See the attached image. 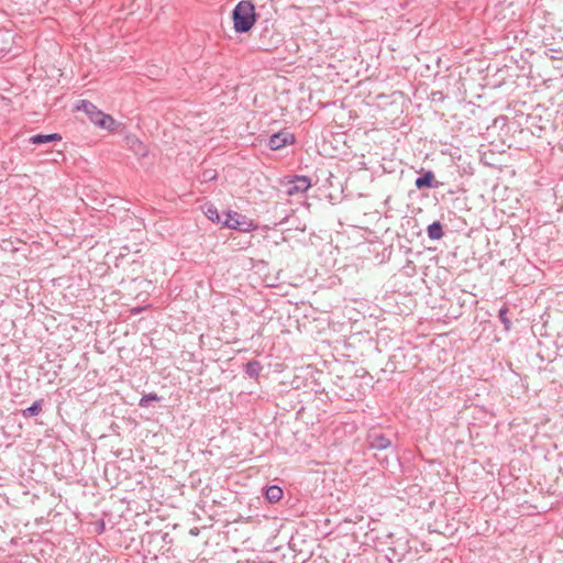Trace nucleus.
Instances as JSON below:
<instances>
[{
    "label": "nucleus",
    "instance_id": "nucleus-1",
    "mask_svg": "<svg viewBox=\"0 0 563 563\" xmlns=\"http://www.w3.org/2000/svg\"><path fill=\"white\" fill-rule=\"evenodd\" d=\"M233 29L236 33L249 32L256 22L254 4L249 0L240 1L232 12Z\"/></svg>",
    "mask_w": 563,
    "mask_h": 563
},
{
    "label": "nucleus",
    "instance_id": "nucleus-2",
    "mask_svg": "<svg viewBox=\"0 0 563 563\" xmlns=\"http://www.w3.org/2000/svg\"><path fill=\"white\" fill-rule=\"evenodd\" d=\"M77 110L84 111L89 120L97 126L108 131H114L117 122L110 115L99 110L93 103L87 100H81L77 106Z\"/></svg>",
    "mask_w": 563,
    "mask_h": 563
},
{
    "label": "nucleus",
    "instance_id": "nucleus-3",
    "mask_svg": "<svg viewBox=\"0 0 563 563\" xmlns=\"http://www.w3.org/2000/svg\"><path fill=\"white\" fill-rule=\"evenodd\" d=\"M285 195L291 197L305 194L311 187V180L307 176L295 175L280 180Z\"/></svg>",
    "mask_w": 563,
    "mask_h": 563
},
{
    "label": "nucleus",
    "instance_id": "nucleus-4",
    "mask_svg": "<svg viewBox=\"0 0 563 563\" xmlns=\"http://www.w3.org/2000/svg\"><path fill=\"white\" fill-rule=\"evenodd\" d=\"M222 223L228 229L238 230L241 232H251L257 228V225L251 219L236 211H228Z\"/></svg>",
    "mask_w": 563,
    "mask_h": 563
},
{
    "label": "nucleus",
    "instance_id": "nucleus-5",
    "mask_svg": "<svg viewBox=\"0 0 563 563\" xmlns=\"http://www.w3.org/2000/svg\"><path fill=\"white\" fill-rule=\"evenodd\" d=\"M366 442L372 450H386L391 445V441L376 429L368 431Z\"/></svg>",
    "mask_w": 563,
    "mask_h": 563
},
{
    "label": "nucleus",
    "instance_id": "nucleus-6",
    "mask_svg": "<svg viewBox=\"0 0 563 563\" xmlns=\"http://www.w3.org/2000/svg\"><path fill=\"white\" fill-rule=\"evenodd\" d=\"M295 143V136L292 133L287 131H282L271 135L268 140V146L273 151H277L283 148L286 145Z\"/></svg>",
    "mask_w": 563,
    "mask_h": 563
},
{
    "label": "nucleus",
    "instance_id": "nucleus-7",
    "mask_svg": "<svg viewBox=\"0 0 563 563\" xmlns=\"http://www.w3.org/2000/svg\"><path fill=\"white\" fill-rule=\"evenodd\" d=\"M126 145L135 155L145 157L148 154L146 145L135 135L126 136Z\"/></svg>",
    "mask_w": 563,
    "mask_h": 563
},
{
    "label": "nucleus",
    "instance_id": "nucleus-8",
    "mask_svg": "<svg viewBox=\"0 0 563 563\" xmlns=\"http://www.w3.org/2000/svg\"><path fill=\"white\" fill-rule=\"evenodd\" d=\"M418 189L422 188H435L434 174L431 170L426 172L421 177H418L415 181Z\"/></svg>",
    "mask_w": 563,
    "mask_h": 563
},
{
    "label": "nucleus",
    "instance_id": "nucleus-9",
    "mask_svg": "<svg viewBox=\"0 0 563 563\" xmlns=\"http://www.w3.org/2000/svg\"><path fill=\"white\" fill-rule=\"evenodd\" d=\"M427 232L429 239L431 240H440L444 234L443 227L440 221H434L431 224H429Z\"/></svg>",
    "mask_w": 563,
    "mask_h": 563
},
{
    "label": "nucleus",
    "instance_id": "nucleus-10",
    "mask_svg": "<svg viewBox=\"0 0 563 563\" xmlns=\"http://www.w3.org/2000/svg\"><path fill=\"white\" fill-rule=\"evenodd\" d=\"M283 489L279 486L273 485L266 488L265 497L271 503H277L283 498Z\"/></svg>",
    "mask_w": 563,
    "mask_h": 563
},
{
    "label": "nucleus",
    "instance_id": "nucleus-11",
    "mask_svg": "<svg viewBox=\"0 0 563 563\" xmlns=\"http://www.w3.org/2000/svg\"><path fill=\"white\" fill-rule=\"evenodd\" d=\"M62 135L58 133H52V134H37V148L42 145H45L49 142H60Z\"/></svg>",
    "mask_w": 563,
    "mask_h": 563
},
{
    "label": "nucleus",
    "instance_id": "nucleus-12",
    "mask_svg": "<svg viewBox=\"0 0 563 563\" xmlns=\"http://www.w3.org/2000/svg\"><path fill=\"white\" fill-rule=\"evenodd\" d=\"M262 371V365L258 361H250L246 365H245V373L250 376V377H257L260 375V372Z\"/></svg>",
    "mask_w": 563,
    "mask_h": 563
},
{
    "label": "nucleus",
    "instance_id": "nucleus-13",
    "mask_svg": "<svg viewBox=\"0 0 563 563\" xmlns=\"http://www.w3.org/2000/svg\"><path fill=\"white\" fill-rule=\"evenodd\" d=\"M203 212L210 221L216 223L221 222V217L218 212V209L213 205H206Z\"/></svg>",
    "mask_w": 563,
    "mask_h": 563
},
{
    "label": "nucleus",
    "instance_id": "nucleus-14",
    "mask_svg": "<svg viewBox=\"0 0 563 563\" xmlns=\"http://www.w3.org/2000/svg\"><path fill=\"white\" fill-rule=\"evenodd\" d=\"M38 156H44V157L41 159V162H55V163H57L59 158H63V157H64V156H63V153H62L60 151L51 152V153H48V152H45V153H42V152H41V153H40V152L37 151V157H38Z\"/></svg>",
    "mask_w": 563,
    "mask_h": 563
},
{
    "label": "nucleus",
    "instance_id": "nucleus-15",
    "mask_svg": "<svg viewBox=\"0 0 563 563\" xmlns=\"http://www.w3.org/2000/svg\"><path fill=\"white\" fill-rule=\"evenodd\" d=\"M507 314H508V308L506 306H504L503 308H500V310L498 312V317H499L500 322L504 324L505 330L508 331L511 328V321L509 320Z\"/></svg>",
    "mask_w": 563,
    "mask_h": 563
},
{
    "label": "nucleus",
    "instance_id": "nucleus-16",
    "mask_svg": "<svg viewBox=\"0 0 563 563\" xmlns=\"http://www.w3.org/2000/svg\"><path fill=\"white\" fill-rule=\"evenodd\" d=\"M161 400V397L155 394V393H150V394H146L144 395L140 401H139V406L141 408H145L148 406L150 401H159Z\"/></svg>",
    "mask_w": 563,
    "mask_h": 563
},
{
    "label": "nucleus",
    "instance_id": "nucleus-17",
    "mask_svg": "<svg viewBox=\"0 0 563 563\" xmlns=\"http://www.w3.org/2000/svg\"><path fill=\"white\" fill-rule=\"evenodd\" d=\"M24 415L25 416H35V402L30 406L25 411H24Z\"/></svg>",
    "mask_w": 563,
    "mask_h": 563
},
{
    "label": "nucleus",
    "instance_id": "nucleus-18",
    "mask_svg": "<svg viewBox=\"0 0 563 563\" xmlns=\"http://www.w3.org/2000/svg\"><path fill=\"white\" fill-rule=\"evenodd\" d=\"M52 73H53V75H52L53 79L56 78L57 76H59V69H57L55 67L52 68Z\"/></svg>",
    "mask_w": 563,
    "mask_h": 563
},
{
    "label": "nucleus",
    "instance_id": "nucleus-19",
    "mask_svg": "<svg viewBox=\"0 0 563 563\" xmlns=\"http://www.w3.org/2000/svg\"><path fill=\"white\" fill-rule=\"evenodd\" d=\"M29 142L32 143V144H35V142H36L35 135L31 136L29 139Z\"/></svg>",
    "mask_w": 563,
    "mask_h": 563
},
{
    "label": "nucleus",
    "instance_id": "nucleus-20",
    "mask_svg": "<svg viewBox=\"0 0 563 563\" xmlns=\"http://www.w3.org/2000/svg\"><path fill=\"white\" fill-rule=\"evenodd\" d=\"M36 408H37V412H38L41 410V405L38 401H37Z\"/></svg>",
    "mask_w": 563,
    "mask_h": 563
},
{
    "label": "nucleus",
    "instance_id": "nucleus-21",
    "mask_svg": "<svg viewBox=\"0 0 563 563\" xmlns=\"http://www.w3.org/2000/svg\"><path fill=\"white\" fill-rule=\"evenodd\" d=\"M547 56H550V58H553V55H550L549 53H545Z\"/></svg>",
    "mask_w": 563,
    "mask_h": 563
}]
</instances>
